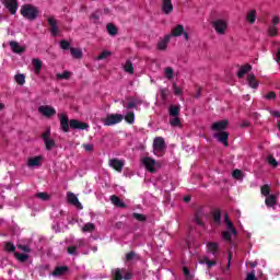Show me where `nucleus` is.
Wrapping results in <instances>:
<instances>
[{"label": "nucleus", "instance_id": "nucleus-27", "mask_svg": "<svg viewBox=\"0 0 280 280\" xmlns=\"http://www.w3.org/2000/svg\"><path fill=\"white\" fill-rule=\"evenodd\" d=\"M256 19H257V10H249L246 16L247 22L250 24H254L256 23Z\"/></svg>", "mask_w": 280, "mask_h": 280}, {"label": "nucleus", "instance_id": "nucleus-52", "mask_svg": "<svg viewBox=\"0 0 280 280\" xmlns=\"http://www.w3.org/2000/svg\"><path fill=\"white\" fill-rule=\"evenodd\" d=\"M262 196H266V198H268L269 194H270V187L269 185H262L261 189H260Z\"/></svg>", "mask_w": 280, "mask_h": 280}, {"label": "nucleus", "instance_id": "nucleus-48", "mask_svg": "<svg viewBox=\"0 0 280 280\" xmlns=\"http://www.w3.org/2000/svg\"><path fill=\"white\" fill-rule=\"evenodd\" d=\"M221 235H222V238L225 240V242H232V235L229 230L222 231Z\"/></svg>", "mask_w": 280, "mask_h": 280}, {"label": "nucleus", "instance_id": "nucleus-33", "mask_svg": "<svg viewBox=\"0 0 280 280\" xmlns=\"http://www.w3.org/2000/svg\"><path fill=\"white\" fill-rule=\"evenodd\" d=\"M107 32L110 36L118 34V27L114 23H107Z\"/></svg>", "mask_w": 280, "mask_h": 280}, {"label": "nucleus", "instance_id": "nucleus-25", "mask_svg": "<svg viewBox=\"0 0 280 280\" xmlns=\"http://www.w3.org/2000/svg\"><path fill=\"white\" fill-rule=\"evenodd\" d=\"M69 266H57L55 270H52L54 277H60V275H65V272H68Z\"/></svg>", "mask_w": 280, "mask_h": 280}, {"label": "nucleus", "instance_id": "nucleus-10", "mask_svg": "<svg viewBox=\"0 0 280 280\" xmlns=\"http://www.w3.org/2000/svg\"><path fill=\"white\" fill-rule=\"evenodd\" d=\"M67 198H68V202H70V205H74V207H77V209H83L82 202H80L78 196H75V194H73V191H68Z\"/></svg>", "mask_w": 280, "mask_h": 280}, {"label": "nucleus", "instance_id": "nucleus-16", "mask_svg": "<svg viewBox=\"0 0 280 280\" xmlns=\"http://www.w3.org/2000/svg\"><path fill=\"white\" fill-rule=\"evenodd\" d=\"M162 12H164V14H172V12H174L172 0H162Z\"/></svg>", "mask_w": 280, "mask_h": 280}, {"label": "nucleus", "instance_id": "nucleus-53", "mask_svg": "<svg viewBox=\"0 0 280 280\" xmlns=\"http://www.w3.org/2000/svg\"><path fill=\"white\" fill-rule=\"evenodd\" d=\"M83 149L85 152H93L95 150L94 143H83Z\"/></svg>", "mask_w": 280, "mask_h": 280}, {"label": "nucleus", "instance_id": "nucleus-39", "mask_svg": "<svg viewBox=\"0 0 280 280\" xmlns=\"http://www.w3.org/2000/svg\"><path fill=\"white\" fill-rule=\"evenodd\" d=\"M218 243L217 242H208V250L212 253V255H215L218 253Z\"/></svg>", "mask_w": 280, "mask_h": 280}, {"label": "nucleus", "instance_id": "nucleus-28", "mask_svg": "<svg viewBox=\"0 0 280 280\" xmlns=\"http://www.w3.org/2000/svg\"><path fill=\"white\" fill-rule=\"evenodd\" d=\"M33 67H34L35 73L39 74L43 69L42 60H39V58H33Z\"/></svg>", "mask_w": 280, "mask_h": 280}, {"label": "nucleus", "instance_id": "nucleus-15", "mask_svg": "<svg viewBox=\"0 0 280 280\" xmlns=\"http://www.w3.org/2000/svg\"><path fill=\"white\" fill-rule=\"evenodd\" d=\"M9 46L11 47L12 51L14 54H24V51L26 50V47H23L22 45H20V43H18L16 40H11L9 43Z\"/></svg>", "mask_w": 280, "mask_h": 280}, {"label": "nucleus", "instance_id": "nucleus-47", "mask_svg": "<svg viewBox=\"0 0 280 280\" xmlns=\"http://www.w3.org/2000/svg\"><path fill=\"white\" fill-rule=\"evenodd\" d=\"M109 56H112V51H108V50L101 51V54L97 56V60H105Z\"/></svg>", "mask_w": 280, "mask_h": 280}, {"label": "nucleus", "instance_id": "nucleus-36", "mask_svg": "<svg viewBox=\"0 0 280 280\" xmlns=\"http://www.w3.org/2000/svg\"><path fill=\"white\" fill-rule=\"evenodd\" d=\"M83 233H92L95 231V224L93 222H86L82 229Z\"/></svg>", "mask_w": 280, "mask_h": 280}, {"label": "nucleus", "instance_id": "nucleus-21", "mask_svg": "<svg viewBox=\"0 0 280 280\" xmlns=\"http://www.w3.org/2000/svg\"><path fill=\"white\" fill-rule=\"evenodd\" d=\"M110 201L113 205H115V207H120L122 209H125L127 207L126 202H124V200H121V198H119V196H110Z\"/></svg>", "mask_w": 280, "mask_h": 280}, {"label": "nucleus", "instance_id": "nucleus-49", "mask_svg": "<svg viewBox=\"0 0 280 280\" xmlns=\"http://www.w3.org/2000/svg\"><path fill=\"white\" fill-rule=\"evenodd\" d=\"M165 75L168 80H172L174 78V69H172V67H166Z\"/></svg>", "mask_w": 280, "mask_h": 280}, {"label": "nucleus", "instance_id": "nucleus-3", "mask_svg": "<svg viewBox=\"0 0 280 280\" xmlns=\"http://www.w3.org/2000/svg\"><path fill=\"white\" fill-rule=\"evenodd\" d=\"M42 139H44V143L46 145V150L50 151L56 147L55 139H51V130L48 128L45 132L42 135Z\"/></svg>", "mask_w": 280, "mask_h": 280}, {"label": "nucleus", "instance_id": "nucleus-37", "mask_svg": "<svg viewBox=\"0 0 280 280\" xmlns=\"http://www.w3.org/2000/svg\"><path fill=\"white\" fill-rule=\"evenodd\" d=\"M14 257L22 262H25L27 261V259H30V255L25 253H14Z\"/></svg>", "mask_w": 280, "mask_h": 280}, {"label": "nucleus", "instance_id": "nucleus-12", "mask_svg": "<svg viewBox=\"0 0 280 280\" xmlns=\"http://www.w3.org/2000/svg\"><path fill=\"white\" fill-rule=\"evenodd\" d=\"M214 138L218 139L223 145H229V132H225V130H221V132H215Z\"/></svg>", "mask_w": 280, "mask_h": 280}, {"label": "nucleus", "instance_id": "nucleus-62", "mask_svg": "<svg viewBox=\"0 0 280 280\" xmlns=\"http://www.w3.org/2000/svg\"><path fill=\"white\" fill-rule=\"evenodd\" d=\"M55 21H56V19H55L54 16H49V18H48V24H49L50 27H51V30H50L51 34H52V32H54V24H55Z\"/></svg>", "mask_w": 280, "mask_h": 280}, {"label": "nucleus", "instance_id": "nucleus-42", "mask_svg": "<svg viewBox=\"0 0 280 280\" xmlns=\"http://www.w3.org/2000/svg\"><path fill=\"white\" fill-rule=\"evenodd\" d=\"M267 162L269 163V165H271V167H278L279 165L277 159H275L272 154H269V156H267Z\"/></svg>", "mask_w": 280, "mask_h": 280}, {"label": "nucleus", "instance_id": "nucleus-23", "mask_svg": "<svg viewBox=\"0 0 280 280\" xmlns=\"http://www.w3.org/2000/svg\"><path fill=\"white\" fill-rule=\"evenodd\" d=\"M278 196L275 194H269L268 197L265 199V203L267 207H275L277 205Z\"/></svg>", "mask_w": 280, "mask_h": 280}, {"label": "nucleus", "instance_id": "nucleus-22", "mask_svg": "<svg viewBox=\"0 0 280 280\" xmlns=\"http://www.w3.org/2000/svg\"><path fill=\"white\" fill-rule=\"evenodd\" d=\"M170 40H171V34H167L166 36H164L162 40L158 43V49H161V50L167 49V45Z\"/></svg>", "mask_w": 280, "mask_h": 280}, {"label": "nucleus", "instance_id": "nucleus-26", "mask_svg": "<svg viewBox=\"0 0 280 280\" xmlns=\"http://www.w3.org/2000/svg\"><path fill=\"white\" fill-rule=\"evenodd\" d=\"M180 114V106H175L174 104H171L168 107V115L174 118L175 116Z\"/></svg>", "mask_w": 280, "mask_h": 280}, {"label": "nucleus", "instance_id": "nucleus-6", "mask_svg": "<svg viewBox=\"0 0 280 280\" xmlns=\"http://www.w3.org/2000/svg\"><path fill=\"white\" fill-rule=\"evenodd\" d=\"M3 5L9 10L11 14H16L19 10V1L18 0H2Z\"/></svg>", "mask_w": 280, "mask_h": 280}, {"label": "nucleus", "instance_id": "nucleus-4", "mask_svg": "<svg viewBox=\"0 0 280 280\" xmlns=\"http://www.w3.org/2000/svg\"><path fill=\"white\" fill-rule=\"evenodd\" d=\"M142 164L152 174H154L158 170V163L155 159H152L151 156H144V159H142Z\"/></svg>", "mask_w": 280, "mask_h": 280}, {"label": "nucleus", "instance_id": "nucleus-51", "mask_svg": "<svg viewBox=\"0 0 280 280\" xmlns=\"http://www.w3.org/2000/svg\"><path fill=\"white\" fill-rule=\"evenodd\" d=\"M160 95L162 97L163 101H166L168 95H170V91L168 89H161L160 90Z\"/></svg>", "mask_w": 280, "mask_h": 280}, {"label": "nucleus", "instance_id": "nucleus-13", "mask_svg": "<svg viewBox=\"0 0 280 280\" xmlns=\"http://www.w3.org/2000/svg\"><path fill=\"white\" fill-rule=\"evenodd\" d=\"M228 126H229L228 119H221V121H214V124H212V130L222 132V130H226Z\"/></svg>", "mask_w": 280, "mask_h": 280}, {"label": "nucleus", "instance_id": "nucleus-24", "mask_svg": "<svg viewBox=\"0 0 280 280\" xmlns=\"http://www.w3.org/2000/svg\"><path fill=\"white\" fill-rule=\"evenodd\" d=\"M139 259H141L140 255L138 253H136L135 250H130L129 253H127L125 255V260L126 261H138Z\"/></svg>", "mask_w": 280, "mask_h": 280}, {"label": "nucleus", "instance_id": "nucleus-2", "mask_svg": "<svg viewBox=\"0 0 280 280\" xmlns=\"http://www.w3.org/2000/svg\"><path fill=\"white\" fill-rule=\"evenodd\" d=\"M124 119V115L116 113L112 115H107L105 119H103L104 126H114L115 124H120Z\"/></svg>", "mask_w": 280, "mask_h": 280}, {"label": "nucleus", "instance_id": "nucleus-43", "mask_svg": "<svg viewBox=\"0 0 280 280\" xmlns=\"http://www.w3.org/2000/svg\"><path fill=\"white\" fill-rule=\"evenodd\" d=\"M268 34H269V36H278L279 30H278V27L275 26L273 23H272V25H269Z\"/></svg>", "mask_w": 280, "mask_h": 280}, {"label": "nucleus", "instance_id": "nucleus-61", "mask_svg": "<svg viewBox=\"0 0 280 280\" xmlns=\"http://www.w3.org/2000/svg\"><path fill=\"white\" fill-rule=\"evenodd\" d=\"M242 170H234L232 176H234V178H242Z\"/></svg>", "mask_w": 280, "mask_h": 280}, {"label": "nucleus", "instance_id": "nucleus-8", "mask_svg": "<svg viewBox=\"0 0 280 280\" xmlns=\"http://www.w3.org/2000/svg\"><path fill=\"white\" fill-rule=\"evenodd\" d=\"M143 104L142 100H139L137 97H127V109L136 108V110H139V106Z\"/></svg>", "mask_w": 280, "mask_h": 280}, {"label": "nucleus", "instance_id": "nucleus-55", "mask_svg": "<svg viewBox=\"0 0 280 280\" xmlns=\"http://www.w3.org/2000/svg\"><path fill=\"white\" fill-rule=\"evenodd\" d=\"M61 49H70L71 43L69 40H60L59 43Z\"/></svg>", "mask_w": 280, "mask_h": 280}, {"label": "nucleus", "instance_id": "nucleus-54", "mask_svg": "<svg viewBox=\"0 0 280 280\" xmlns=\"http://www.w3.org/2000/svg\"><path fill=\"white\" fill-rule=\"evenodd\" d=\"M133 218H136V220H138L139 222H145L147 220V215H144L143 213H133Z\"/></svg>", "mask_w": 280, "mask_h": 280}, {"label": "nucleus", "instance_id": "nucleus-63", "mask_svg": "<svg viewBox=\"0 0 280 280\" xmlns=\"http://www.w3.org/2000/svg\"><path fill=\"white\" fill-rule=\"evenodd\" d=\"M271 23H273V26L277 27L280 23V16L276 15L271 19Z\"/></svg>", "mask_w": 280, "mask_h": 280}, {"label": "nucleus", "instance_id": "nucleus-11", "mask_svg": "<svg viewBox=\"0 0 280 280\" xmlns=\"http://www.w3.org/2000/svg\"><path fill=\"white\" fill-rule=\"evenodd\" d=\"M38 110L45 117H54V115H56V113H57V110H56V108H54V106H48V105L39 106Z\"/></svg>", "mask_w": 280, "mask_h": 280}, {"label": "nucleus", "instance_id": "nucleus-56", "mask_svg": "<svg viewBox=\"0 0 280 280\" xmlns=\"http://www.w3.org/2000/svg\"><path fill=\"white\" fill-rule=\"evenodd\" d=\"M173 92L175 93V95H182L183 94V89L177 86V84L174 82L173 83Z\"/></svg>", "mask_w": 280, "mask_h": 280}, {"label": "nucleus", "instance_id": "nucleus-14", "mask_svg": "<svg viewBox=\"0 0 280 280\" xmlns=\"http://www.w3.org/2000/svg\"><path fill=\"white\" fill-rule=\"evenodd\" d=\"M153 148L158 151H163L166 148L165 139L163 137H155Z\"/></svg>", "mask_w": 280, "mask_h": 280}, {"label": "nucleus", "instance_id": "nucleus-41", "mask_svg": "<svg viewBox=\"0 0 280 280\" xmlns=\"http://www.w3.org/2000/svg\"><path fill=\"white\" fill-rule=\"evenodd\" d=\"M124 70H125L127 73H135V67H133L131 60H127V62H125Z\"/></svg>", "mask_w": 280, "mask_h": 280}, {"label": "nucleus", "instance_id": "nucleus-44", "mask_svg": "<svg viewBox=\"0 0 280 280\" xmlns=\"http://www.w3.org/2000/svg\"><path fill=\"white\" fill-rule=\"evenodd\" d=\"M4 248L8 253H15L16 250V246H14L12 242H7V244L4 245Z\"/></svg>", "mask_w": 280, "mask_h": 280}, {"label": "nucleus", "instance_id": "nucleus-30", "mask_svg": "<svg viewBox=\"0 0 280 280\" xmlns=\"http://www.w3.org/2000/svg\"><path fill=\"white\" fill-rule=\"evenodd\" d=\"M212 218L214 220V224H221L222 222V213L220 209H214L212 212Z\"/></svg>", "mask_w": 280, "mask_h": 280}, {"label": "nucleus", "instance_id": "nucleus-64", "mask_svg": "<svg viewBox=\"0 0 280 280\" xmlns=\"http://www.w3.org/2000/svg\"><path fill=\"white\" fill-rule=\"evenodd\" d=\"M58 34V27H57V21L55 19L54 21V27H52V36H57Z\"/></svg>", "mask_w": 280, "mask_h": 280}, {"label": "nucleus", "instance_id": "nucleus-9", "mask_svg": "<svg viewBox=\"0 0 280 280\" xmlns=\"http://www.w3.org/2000/svg\"><path fill=\"white\" fill-rule=\"evenodd\" d=\"M70 128L75 130H88L89 124L80 121L79 119H70Z\"/></svg>", "mask_w": 280, "mask_h": 280}, {"label": "nucleus", "instance_id": "nucleus-31", "mask_svg": "<svg viewBox=\"0 0 280 280\" xmlns=\"http://www.w3.org/2000/svg\"><path fill=\"white\" fill-rule=\"evenodd\" d=\"M253 69L252 65H243L241 69L238 70V78H244L245 73H248Z\"/></svg>", "mask_w": 280, "mask_h": 280}, {"label": "nucleus", "instance_id": "nucleus-17", "mask_svg": "<svg viewBox=\"0 0 280 280\" xmlns=\"http://www.w3.org/2000/svg\"><path fill=\"white\" fill-rule=\"evenodd\" d=\"M109 165L116 170V172H122L124 170V161H120L119 159H112L109 161Z\"/></svg>", "mask_w": 280, "mask_h": 280}, {"label": "nucleus", "instance_id": "nucleus-40", "mask_svg": "<svg viewBox=\"0 0 280 280\" xmlns=\"http://www.w3.org/2000/svg\"><path fill=\"white\" fill-rule=\"evenodd\" d=\"M35 197L44 201L50 200V196L47 191H38L37 194H35Z\"/></svg>", "mask_w": 280, "mask_h": 280}, {"label": "nucleus", "instance_id": "nucleus-35", "mask_svg": "<svg viewBox=\"0 0 280 280\" xmlns=\"http://www.w3.org/2000/svg\"><path fill=\"white\" fill-rule=\"evenodd\" d=\"M129 112L127 113V115H125V121H127V124H135V119H136V115L133 113V110L128 109Z\"/></svg>", "mask_w": 280, "mask_h": 280}, {"label": "nucleus", "instance_id": "nucleus-20", "mask_svg": "<svg viewBox=\"0 0 280 280\" xmlns=\"http://www.w3.org/2000/svg\"><path fill=\"white\" fill-rule=\"evenodd\" d=\"M202 215H205L202 209H198L195 212L194 220H195V223L198 224L199 226H205V222H202Z\"/></svg>", "mask_w": 280, "mask_h": 280}, {"label": "nucleus", "instance_id": "nucleus-59", "mask_svg": "<svg viewBox=\"0 0 280 280\" xmlns=\"http://www.w3.org/2000/svg\"><path fill=\"white\" fill-rule=\"evenodd\" d=\"M69 255H78V246H68Z\"/></svg>", "mask_w": 280, "mask_h": 280}, {"label": "nucleus", "instance_id": "nucleus-46", "mask_svg": "<svg viewBox=\"0 0 280 280\" xmlns=\"http://www.w3.org/2000/svg\"><path fill=\"white\" fill-rule=\"evenodd\" d=\"M71 73L70 71H63V73H57L58 80H69Z\"/></svg>", "mask_w": 280, "mask_h": 280}, {"label": "nucleus", "instance_id": "nucleus-50", "mask_svg": "<svg viewBox=\"0 0 280 280\" xmlns=\"http://www.w3.org/2000/svg\"><path fill=\"white\" fill-rule=\"evenodd\" d=\"M179 115L174 116L170 119L171 126H180V119L178 117Z\"/></svg>", "mask_w": 280, "mask_h": 280}, {"label": "nucleus", "instance_id": "nucleus-29", "mask_svg": "<svg viewBox=\"0 0 280 280\" xmlns=\"http://www.w3.org/2000/svg\"><path fill=\"white\" fill-rule=\"evenodd\" d=\"M183 34H184V25H176L171 31V37L172 36H183Z\"/></svg>", "mask_w": 280, "mask_h": 280}, {"label": "nucleus", "instance_id": "nucleus-45", "mask_svg": "<svg viewBox=\"0 0 280 280\" xmlns=\"http://www.w3.org/2000/svg\"><path fill=\"white\" fill-rule=\"evenodd\" d=\"M15 82H18V84H20V85L25 84V75H24V73H18L15 75Z\"/></svg>", "mask_w": 280, "mask_h": 280}, {"label": "nucleus", "instance_id": "nucleus-58", "mask_svg": "<svg viewBox=\"0 0 280 280\" xmlns=\"http://www.w3.org/2000/svg\"><path fill=\"white\" fill-rule=\"evenodd\" d=\"M122 275H124V279H125V280H130V279H132V272H129V271L127 270V268H124Z\"/></svg>", "mask_w": 280, "mask_h": 280}, {"label": "nucleus", "instance_id": "nucleus-7", "mask_svg": "<svg viewBox=\"0 0 280 280\" xmlns=\"http://www.w3.org/2000/svg\"><path fill=\"white\" fill-rule=\"evenodd\" d=\"M59 122H60V128L63 132H69L70 126H69V117L66 113H61L59 115Z\"/></svg>", "mask_w": 280, "mask_h": 280}, {"label": "nucleus", "instance_id": "nucleus-32", "mask_svg": "<svg viewBox=\"0 0 280 280\" xmlns=\"http://www.w3.org/2000/svg\"><path fill=\"white\" fill-rule=\"evenodd\" d=\"M43 156H33L28 159V166L30 167H35L36 165H40Z\"/></svg>", "mask_w": 280, "mask_h": 280}, {"label": "nucleus", "instance_id": "nucleus-38", "mask_svg": "<svg viewBox=\"0 0 280 280\" xmlns=\"http://www.w3.org/2000/svg\"><path fill=\"white\" fill-rule=\"evenodd\" d=\"M228 230H229L231 235H237V229L235 228L234 222H232V220H230V218H229V221H228Z\"/></svg>", "mask_w": 280, "mask_h": 280}, {"label": "nucleus", "instance_id": "nucleus-60", "mask_svg": "<svg viewBox=\"0 0 280 280\" xmlns=\"http://www.w3.org/2000/svg\"><path fill=\"white\" fill-rule=\"evenodd\" d=\"M266 100H276L277 93L275 91H269L267 95H265Z\"/></svg>", "mask_w": 280, "mask_h": 280}, {"label": "nucleus", "instance_id": "nucleus-1", "mask_svg": "<svg viewBox=\"0 0 280 280\" xmlns=\"http://www.w3.org/2000/svg\"><path fill=\"white\" fill-rule=\"evenodd\" d=\"M20 12L22 16H24V19H28V21H35L39 14L38 8L32 3H25L22 5Z\"/></svg>", "mask_w": 280, "mask_h": 280}, {"label": "nucleus", "instance_id": "nucleus-19", "mask_svg": "<svg viewBox=\"0 0 280 280\" xmlns=\"http://www.w3.org/2000/svg\"><path fill=\"white\" fill-rule=\"evenodd\" d=\"M247 82L252 89H258L259 82L255 75V73H248L247 75Z\"/></svg>", "mask_w": 280, "mask_h": 280}, {"label": "nucleus", "instance_id": "nucleus-5", "mask_svg": "<svg viewBox=\"0 0 280 280\" xmlns=\"http://www.w3.org/2000/svg\"><path fill=\"white\" fill-rule=\"evenodd\" d=\"M212 26L214 27L217 34H225L228 30V23L223 19H217V21H213Z\"/></svg>", "mask_w": 280, "mask_h": 280}, {"label": "nucleus", "instance_id": "nucleus-18", "mask_svg": "<svg viewBox=\"0 0 280 280\" xmlns=\"http://www.w3.org/2000/svg\"><path fill=\"white\" fill-rule=\"evenodd\" d=\"M124 272H125L124 268H115L114 270H112V279L122 280L124 279Z\"/></svg>", "mask_w": 280, "mask_h": 280}, {"label": "nucleus", "instance_id": "nucleus-34", "mask_svg": "<svg viewBox=\"0 0 280 280\" xmlns=\"http://www.w3.org/2000/svg\"><path fill=\"white\" fill-rule=\"evenodd\" d=\"M70 54L73 58L80 59L82 58V49H79L78 47H70Z\"/></svg>", "mask_w": 280, "mask_h": 280}, {"label": "nucleus", "instance_id": "nucleus-57", "mask_svg": "<svg viewBox=\"0 0 280 280\" xmlns=\"http://www.w3.org/2000/svg\"><path fill=\"white\" fill-rule=\"evenodd\" d=\"M18 248H20V250H24V254L31 253L30 246H26L25 244H18Z\"/></svg>", "mask_w": 280, "mask_h": 280}]
</instances>
